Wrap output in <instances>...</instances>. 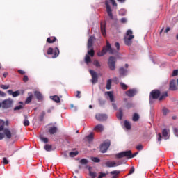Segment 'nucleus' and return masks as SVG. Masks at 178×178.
<instances>
[{
    "mask_svg": "<svg viewBox=\"0 0 178 178\" xmlns=\"http://www.w3.org/2000/svg\"><path fill=\"white\" fill-rule=\"evenodd\" d=\"M106 52H109V54H111V55H113V54H115V49L112 48L111 43H109L108 41H106V46L104 47L102 51L98 52L97 55L99 56H104V55H105Z\"/></svg>",
    "mask_w": 178,
    "mask_h": 178,
    "instance_id": "f257e3e1",
    "label": "nucleus"
},
{
    "mask_svg": "<svg viewBox=\"0 0 178 178\" xmlns=\"http://www.w3.org/2000/svg\"><path fill=\"white\" fill-rule=\"evenodd\" d=\"M126 34H127V38H124L125 45L130 47V45H131V44L133 43V41H131V40H133V38H134V35H133V31L129 29L127 31Z\"/></svg>",
    "mask_w": 178,
    "mask_h": 178,
    "instance_id": "f03ea898",
    "label": "nucleus"
},
{
    "mask_svg": "<svg viewBox=\"0 0 178 178\" xmlns=\"http://www.w3.org/2000/svg\"><path fill=\"white\" fill-rule=\"evenodd\" d=\"M59 54H60V51L58 47H55L54 49L52 47H49L47 49V55H53L51 56L53 59L58 58L59 56Z\"/></svg>",
    "mask_w": 178,
    "mask_h": 178,
    "instance_id": "7ed1b4c3",
    "label": "nucleus"
},
{
    "mask_svg": "<svg viewBox=\"0 0 178 178\" xmlns=\"http://www.w3.org/2000/svg\"><path fill=\"white\" fill-rule=\"evenodd\" d=\"M159 97H161V91L159 90H152L149 97L150 104H152V99H158Z\"/></svg>",
    "mask_w": 178,
    "mask_h": 178,
    "instance_id": "20e7f679",
    "label": "nucleus"
},
{
    "mask_svg": "<svg viewBox=\"0 0 178 178\" xmlns=\"http://www.w3.org/2000/svg\"><path fill=\"white\" fill-rule=\"evenodd\" d=\"M1 104L3 109H9L13 106V99L10 98L6 99L3 100Z\"/></svg>",
    "mask_w": 178,
    "mask_h": 178,
    "instance_id": "39448f33",
    "label": "nucleus"
},
{
    "mask_svg": "<svg viewBox=\"0 0 178 178\" xmlns=\"http://www.w3.org/2000/svg\"><path fill=\"white\" fill-rule=\"evenodd\" d=\"M111 147V140H105L100 146V152L102 154H105L108 151V149Z\"/></svg>",
    "mask_w": 178,
    "mask_h": 178,
    "instance_id": "423d86ee",
    "label": "nucleus"
},
{
    "mask_svg": "<svg viewBox=\"0 0 178 178\" xmlns=\"http://www.w3.org/2000/svg\"><path fill=\"white\" fill-rule=\"evenodd\" d=\"M130 155H131V151L129 150V151L122 152L118 154H116L115 155V156L117 159H120L124 158V157L129 158V156H130Z\"/></svg>",
    "mask_w": 178,
    "mask_h": 178,
    "instance_id": "0eeeda50",
    "label": "nucleus"
},
{
    "mask_svg": "<svg viewBox=\"0 0 178 178\" xmlns=\"http://www.w3.org/2000/svg\"><path fill=\"white\" fill-rule=\"evenodd\" d=\"M108 65L109 67V69L111 70H115L116 69L115 65H116V58L113 56H110L108 58Z\"/></svg>",
    "mask_w": 178,
    "mask_h": 178,
    "instance_id": "6e6552de",
    "label": "nucleus"
},
{
    "mask_svg": "<svg viewBox=\"0 0 178 178\" xmlns=\"http://www.w3.org/2000/svg\"><path fill=\"white\" fill-rule=\"evenodd\" d=\"M122 161L115 162L113 161H108L105 163L106 168H116V166H120Z\"/></svg>",
    "mask_w": 178,
    "mask_h": 178,
    "instance_id": "1a4fd4ad",
    "label": "nucleus"
},
{
    "mask_svg": "<svg viewBox=\"0 0 178 178\" xmlns=\"http://www.w3.org/2000/svg\"><path fill=\"white\" fill-rule=\"evenodd\" d=\"M105 5L108 16L111 20H113V14L112 13V9H111V6L109 5V1H108V0L105 1Z\"/></svg>",
    "mask_w": 178,
    "mask_h": 178,
    "instance_id": "9d476101",
    "label": "nucleus"
},
{
    "mask_svg": "<svg viewBox=\"0 0 178 178\" xmlns=\"http://www.w3.org/2000/svg\"><path fill=\"white\" fill-rule=\"evenodd\" d=\"M3 130L6 137L8 139L12 138V136H15V134H16V131H12V132H10V130H9L8 128Z\"/></svg>",
    "mask_w": 178,
    "mask_h": 178,
    "instance_id": "9b49d317",
    "label": "nucleus"
},
{
    "mask_svg": "<svg viewBox=\"0 0 178 178\" xmlns=\"http://www.w3.org/2000/svg\"><path fill=\"white\" fill-rule=\"evenodd\" d=\"M90 73L92 76V84H97V83H98V75L97 74V72L92 70H90Z\"/></svg>",
    "mask_w": 178,
    "mask_h": 178,
    "instance_id": "f8f14e48",
    "label": "nucleus"
},
{
    "mask_svg": "<svg viewBox=\"0 0 178 178\" xmlns=\"http://www.w3.org/2000/svg\"><path fill=\"white\" fill-rule=\"evenodd\" d=\"M95 118L99 122H105L108 119V115L106 114L99 113L95 115Z\"/></svg>",
    "mask_w": 178,
    "mask_h": 178,
    "instance_id": "ddd939ff",
    "label": "nucleus"
},
{
    "mask_svg": "<svg viewBox=\"0 0 178 178\" xmlns=\"http://www.w3.org/2000/svg\"><path fill=\"white\" fill-rule=\"evenodd\" d=\"M169 90L170 91H176L177 90V86H176V80L172 79L170 81Z\"/></svg>",
    "mask_w": 178,
    "mask_h": 178,
    "instance_id": "4468645a",
    "label": "nucleus"
},
{
    "mask_svg": "<svg viewBox=\"0 0 178 178\" xmlns=\"http://www.w3.org/2000/svg\"><path fill=\"white\" fill-rule=\"evenodd\" d=\"M137 94V90L136 89H130L126 92V95L130 98L134 97Z\"/></svg>",
    "mask_w": 178,
    "mask_h": 178,
    "instance_id": "2eb2a0df",
    "label": "nucleus"
},
{
    "mask_svg": "<svg viewBox=\"0 0 178 178\" xmlns=\"http://www.w3.org/2000/svg\"><path fill=\"white\" fill-rule=\"evenodd\" d=\"M92 45H94V36H90L88 40V49H91V48H92Z\"/></svg>",
    "mask_w": 178,
    "mask_h": 178,
    "instance_id": "dca6fc26",
    "label": "nucleus"
},
{
    "mask_svg": "<svg viewBox=\"0 0 178 178\" xmlns=\"http://www.w3.org/2000/svg\"><path fill=\"white\" fill-rule=\"evenodd\" d=\"M7 92L8 94H9V95H12L14 97H19L20 95V91L19 90H16L15 92H13V90H8Z\"/></svg>",
    "mask_w": 178,
    "mask_h": 178,
    "instance_id": "f3484780",
    "label": "nucleus"
},
{
    "mask_svg": "<svg viewBox=\"0 0 178 178\" xmlns=\"http://www.w3.org/2000/svg\"><path fill=\"white\" fill-rule=\"evenodd\" d=\"M116 116L118 120H122V119H123V109L122 108L118 109Z\"/></svg>",
    "mask_w": 178,
    "mask_h": 178,
    "instance_id": "a211bd4d",
    "label": "nucleus"
},
{
    "mask_svg": "<svg viewBox=\"0 0 178 178\" xmlns=\"http://www.w3.org/2000/svg\"><path fill=\"white\" fill-rule=\"evenodd\" d=\"M94 130L95 131H97V133H101L102 131H104V125L99 124H97L95 127L94 128Z\"/></svg>",
    "mask_w": 178,
    "mask_h": 178,
    "instance_id": "6ab92c4d",
    "label": "nucleus"
},
{
    "mask_svg": "<svg viewBox=\"0 0 178 178\" xmlns=\"http://www.w3.org/2000/svg\"><path fill=\"white\" fill-rule=\"evenodd\" d=\"M58 132V127H51L49 129V133L52 136V134H56Z\"/></svg>",
    "mask_w": 178,
    "mask_h": 178,
    "instance_id": "aec40b11",
    "label": "nucleus"
},
{
    "mask_svg": "<svg viewBox=\"0 0 178 178\" xmlns=\"http://www.w3.org/2000/svg\"><path fill=\"white\" fill-rule=\"evenodd\" d=\"M34 95H35V97H36V98L38 101H42L43 97H42V94H41V92H40L39 91H35Z\"/></svg>",
    "mask_w": 178,
    "mask_h": 178,
    "instance_id": "412c9836",
    "label": "nucleus"
},
{
    "mask_svg": "<svg viewBox=\"0 0 178 178\" xmlns=\"http://www.w3.org/2000/svg\"><path fill=\"white\" fill-rule=\"evenodd\" d=\"M56 40V37L51 36L47 38V42H48V44H54V42H55Z\"/></svg>",
    "mask_w": 178,
    "mask_h": 178,
    "instance_id": "4be33fe9",
    "label": "nucleus"
},
{
    "mask_svg": "<svg viewBox=\"0 0 178 178\" xmlns=\"http://www.w3.org/2000/svg\"><path fill=\"white\" fill-rule=\"evenodd\" d=\"M119 73H120V77H122L123 76H126V74L127 73V70L124 69V67H120L119 69Z\"/></svg>",
    "mask_w": 178,
    "mask_h": 178,
    "instance_id": "5701e85b",
    "label": "nucleus"
},
{
    "mask_svg": "<svg viewBox=\"0 0 178 178\" xmlns=\"http://www.w3.org/2000/svg\"><path fill=\"white\" fill-rule=\"evenodd\" d=\"M29 97L26 98V101H25V104H30V102H31V101H33V93L31 92H29L28 93Z\"/></svg>",
    "mask_w": 178,
    "mask_h": 178,
    "instance_id": "b1692460",
    "label": "nucleus"
},
{
    "mask_svg": "<svg viewBox=\"0 0 178 178\" xmlns=\"http://www.w3.org/2000/svg\"><path fill=\"white\" fill-rule=\"evenodd\" d=\"M50 98L54 101V102H56V104L60 102V98L58 95L51 96Z\"/></svg>",
    "mask_w": 178,
    "mask_h": 178,
    "instance_id": "393cba45",
    "label": "nucleus"
},
{
    "mask_svg": "<svg viewBox=\"0 0 178 178\" xmlns=\"http://www.w3.org/2000/svg\"><path fill=\"white\" fill-rule=\"evenodd\" d=\"M168 92H164L163 94L160 95L159 97V101H163L166 97H168Z\"/></svg>",
    "mask_w": 178,
    "mask_h": 178,
    "instance_id": "a878e982",
    "label": "nucleus"
},
{
    "mask_svg": "<svg viewBox=\"0 0 178 178\" xmlns=\"http://www.w3.org/2000/svg\"><path fill=\"white\" fill-rule=\"evenodd\" d=\"M23 124L24 126H25V127H27V126H30V121H29V118H27V115H24Z\"/></svg>",
    "mask_w": 178,
    "mask_h": 178,
    "instance_id": "bb28decb",
    "label": "nucleus"
},
{
    "mask_svg": "<svg viewBox=\"0 0 178 178\" xmlns=\"http://www.w3.org/2000/svg\"><path fill=\"white\" fill-rule=\"evenodd\" d=\"M107 95L109 97L111 102H115V97L113 96V92H107Z\"/></svg>",
    "mask_w": 178,
    "mask_h": 178,
    "instance_id": "cd10ccee",
    "label": "nucleus"
},
{
    "mask_svg": "<svg viewBox=\"0 0 178 178\" xmlns=\"http://www.w3.org/2000/svg\"><path fill=\"white\" fill-rule=\"evenodd\" d=\"M162 134H163V137H164L165 140H168V138H169V137H168V129H163Z\"/></svg>",
    "mask_w": 178,
    "mask_h": 178,
    "instance_id": "c85d7f7f",
    "label": "nucleus"
},
{
    "mask_svg": "<svg viewBox=\"0 0 178 178\" xmlns=\"http://www.w3.org/2000/svg\"><path fill=\"white\" fill-rule=\"evenodd\" d=\"M44 149H45V151H47L48 152L52 151V145H49V144L45 145Z\"/></svg>",
    "mask_w": 178,
    "mask_h": 178,
    "instance_id": "c756f323",
    "label": "nucleus"
},
{
    "mask_svg": "<svg viewBox=\"0 0 178 178\" xmlns=\"http://www.w3.org/2000/svg\"><path fill=\"white\" fill-rule=\"evenodd\" d=\"M111 87H112V79H108L107 81L106 88V90H111Z\"/></svg>",
    "mask_w": 178,
    "mask_h": 178,
    "instance_id": "7c9ffc66",
    "label": "nucleus"
},
{
    "mask_svg": "<svg viewBox=\"0 0 178 178\" xmlns=\"http://www.w3.org/2000/svg\"><path fill=\"white\" fill-rule=\"evenodd\" d=\"M86 138L89 143H91V141H92V140L94 139V134H89L86 137Z\"/></svg>",
    "mask_w": 178,
    "mask_h": 178,
    "instance_id": "2f4dec72",
    "label": "nucleus"
},
{
    "mask_svg": "<svg viewBox=\"0 0 178 178\" xmlns=\"http://www.w3.org/2000/svg\"><path fill=\"white\" fill-rule=\"evenodd\" d=\"M140 119V115L137 113H134L132 118L133 122H138V120Z\"/></svg>",
    "mask_w": 178,
    "mask_h": 178,
    "instance_id": "473e14b6",
    "label": "nucleus"
},
{
    "mask_svg": "<svg viewBox=\"0 0 178 178\" xmlns=\"http://www.w3.org/2000/svg\"><path fill=\"white\" fill-rule=\"evenodd\" d=\"M88 56H91L92 58H93L94 55H95V51H94V49H91L90 50L88 51Z\"/></svg>",
    "mask_w": 178,
    "mask_h": 178,
    "instance_id": "72a5a7b5",
    "label": "nucleus"
},
{
    "mask_svg": "<svg viewBox=\"0 0 178 178\" xmlns=\"http://www.w3.org/2000/svg\"><path fill=\"white\" fill-rule=\"evenodd\" d=\"M101 32H102V35H104V37H105V35H106V31L105 29V25H102V24H101Z\"/></svg>",
    "mask_w": 178,
    "mask_h": 178,
    "instance_id": "f704fd0d",
    "label": "nucleus"
},
{
    "mask_svg": "<svg viewBox=\"0 0 178 178\" xmlns=\"http://www.w3.org/2000/svg\"><path fill=\"white\" fill-rule=\"evenodd\" d=\"M124 124L127 130H130V129H131V125L130 124V122H129V121L125 120Z\"/></svg>",
    "mask_w": 178,
    "mask_h": 178,
    "instance_id": "c9c22d12",
    "label": "nucleus"
},
{
    "mask_svg": "<svg viewBox=\"0 0 178 178\" xmlns=\"http://www.w3.org/2000/svg\"><path fill=\"white\" fill-rule=\"evenodd\" d=\"M5 121L0 120V131H3Z\"/></svg>",
    "mask_w": 178,
    "mask_h": 178,
    "instance_id": "e433bc0d",
    "label": "nucleus"
},
{
    "mask_svg": "<svg viewBox=\"0 0 178 178\" xmlns=\"http://www.w3.org/2000/svg\"><path fill=\"white\" fill-rule=\"evenodd\" d=\"M91 62V58H90V56L86 55L85 56V63L88 65Z\"/></svg>",
    "mask_w": 178,
    "mask_h": 178,
    "instance_id": "4c0bfd02",
    "label": "nucleus"
},
{
    "mask_svg": "<svg viewBox=\"0 0 178 178\" xmlns=\"http://www.w3.org/2000/svg\"><path fill=\"white\" fill-rule=\"evenodd\" d=\"M77 155H79V152L77 151L70 152V156H71V158H74V156H77Z\"/></svg>",
    "mask_w": 178,
    "mask_h": 178,
    "instance_id": "58836bf2",
    "label": "nucleus"
},
{
    "mask_svg": "<svg viewBox=\"0 0 178 178\" xmlns=\"http://www.w3.org/2000/svg\"><path fill=\"white\" fill-rule=\"evenodd\" d=\"M87 163H88V161L86 159H82L80 161V164L81 165H87Z\"/></svg>",
    "mask_w": 178,
    "mask_h": 178,
    "instance_id": "ea45409f",
    "label": "nucleus"
},
{
    "mask_svg": "<svg viewBox=\"0 0 178 178\" xmlns=\"http://www.w3.org/2000/svg\"><path fill=\"white\" fill-rule=\"evenodd\" d=\"M91 160L92 162H95L96 163H99V162H101V160L98 157H92Z\"/></svg>",
    "mask_w": 178,
    "mask_h": 178,
    "instance_id": "a19ab883",
    "label": "nucleus"
},
{
    "mask_svg": "<svg viewBox=\"0 0 178 178\" xmlns=\"http://www.w3.org/2000/svg\"><path fill=\"white\" fill-rule=\"evenodd\" d=\"M23 108H24V106H23V105L20 104L19 106H17L14 108V111H20L21 109H23Z\"/></svg>",
    "mask_w": 178,
    "mask_h": 178,
    "instance_id": "79ce46f5",
    "label": "nucleus"
},
{
    "mask_svg": "<svg viewBox=\"0 0 178 178\" xmlns=\"http://www.w3.org/2000/svg\"><path fill=\"white\" fill-rule=\"evenodd\" d=\"M94 66H96V67H101V64L99 63V61L98 60H95L93 62Z\"/></svg>",
    "mask_w": 178,
    "mask_h": 178,
    "instance_id": "37998d69",
    "label": "nucleus"
},
{
    "mask_svg": "<svg viewBox=\"0 0 178 178\" xmlns=\"http://www.w3.org/2000/svg\"><path fill=\"white\" fill-rule=\"evenodd\" d=\"M120 85L121 88H122V90H127V88H128L127 85L124 84V83H122V82H121V83H120Z\"/></svg>",
    "mask_w": 178,
    "mask_h": 178,
    "instance_id": "c03bdc74",
    "label": "nucleus"
},
{
    "mask_svg": "<svg viewBox=\"0 0 178 178\" xmlns=\"http://www.w3.org/2000/svg\"><path fill=\"white\" fill-rule=\"evenodd\" d=\"M137 154H138V152H136L133 154V153L131 151V154L128 156V159H131V158H134L137 155Z\"/></svg>",
    "mask_w": 178,
    "mask_h": 178,
    "instance_id": "a18cd8bd",
    "label": "nucleus"
},
{
    "mask_svg": "<svg viewBox=\"0 0 178 178\" xmlns=\"http://www.w3.org/2000/svg\"><path fill=\"white\" fill-rule=\"evenodd\" d=\"M106 175H108V172L107 173H105V172H100L99 175L98 176L97 178H103V177H106Z\"/></svg>",
    "mask_w": 178,
    "mask_h": 178,
    "instance_id": "49530a36",
    "label": "nucleus"
},
{
    "mask_svg": "<svg viewBox=\"0 0 178 178\" xmlns=\"http://www.w3.org/2000/svg\"><path fill=\"white\" fill-rule=\"evenodd\" d=\"M163 113L165 116H166L168 113H169V110L166 108H163Z\"/></svg>",
    "mask_w": 178,
    "mask_h": 178,
    "instance_id": "de8ad7c7",
    "label": "nucleus"
},
{
    "mask_svg": "<svg viewBox=\"0 0 178 178\" xmlns=\"http://www.w3.org/2000/svg\"><path fill=\"white\" fill-rule=\"evenodd\" d=\"M0 87L3 90H8L9 88V85H1Z\"/></svg>",
    "mask_w": 178,
    "mask_h": 178,
    "instance_id": "09e8293b",
    "label": "nucleus"
},
{
    "mask_svg": "<svg viewBox=\"0 0 178 178\" xmlns=\"http://www.w3.org/2000/svg\"><path fill=\"white\" fill-rule=\"evenodd\" d=\"M110 173H111V175H120V171L114 170V171H111Z\"/></svg>",
    "mask_w": 178,
    "mask_h": 178,
    "instance_id": "8fccbe9b",
    "label": "nucleus"
},
{
    "mask_svg": "<svg viewBox=\"0 0 178 178\" xmlns=\"http://www.w3.org/2000/svg\"><path fill=\"white\" fill-rule=\"evenodd\" d=\"M3 165H8V163H9V161H8V159H6V157H4L3 159Z\"/></svg>",
    "mask_w": 178,
    "mask_h": 178,
    "instance_id": "3c124183",
    "label": "nucleus"
},
{
    "mask_svg": "<svg viewBox=\"0 0 178 178\" xmlns=\"http://www.w3.org/2000/svg\"><path fill=\"white\" fill-rule=\"evenodd\" d=\"M40 140L42 141H43V143H45L46 144H47V143H48V138H47L41 137Z\"/></svg>",
    "mask_w": 178,
    "mask_h": 178,
    "instance_id": "603ef678",
    "label": "nucleus"
},
{
    "mask_svg": "<svg viewBox=\"0 0 178 178\" xmlns=\"http://www.w3.org/2000/svg\"><path fill=\"white\" fill-rule=\"evenodd\" d=\"M115 48H117V51H119L120 49V44H119V42H115Z\"/></svg>",
    "mask_w": 178,
    "mask_h": 178,
    "instance_id": "864d4df0",
    "label": "nucleus"
},
{
    "mask_svg": "<svg viewBox=\"0 0 178 178\" xmlns=\"http://www.w3.org/2000/svg\"><path fill=\"white\" fill-rule=\"evenodd\" d=\"M90 176H91V177H92V178H95V177H97V173L90 172Z\"/></svg>",
    "mask_w": 178,
    "mask_h": 178,
    "instance_id": "5fc2aeb1",
    "label": "nucleus"
},
{
    "mask_svg": "<svg viewBox=\"0 0 178 178\" xmlns=\"http://www.w3.org/2000/svg\"><path fill=\"white\" fill-rule=\"evenodd\" d=\"M23 81H24V83H27V81H29V76H27L26 75L24 76Z\"/></svg>",
    "mask_w": 178,
    "mask_h": 178,
    "instance_id": "6e6d98bb",
    "label": "nucleus"
},
{
    "mask_svg": "<svg viewBox=\"0 0 178 178\" xmlns=\"http://www.w3.org/2000/svg\"><path fill=\"white\" fill-rule=\"evenodd\" d=\"M134 170H135L134 167H131L130 170H129V175H133V173H134Z\"/></svg>",
    "mask_w": 178,
    "mask_h": 178,
    "instance_id": "4d7b16f0",
    "label": "nucleus"
},
{
    "mask_svg": "<svg viewBox=\"0 0 178 178\" xmlns=\"http://www.w3.org/2000/svg\"><path fill=\"white\" fill-rule=\"evenodd\" d=\"M178 74V70H175L172 72V76H176Z\"/></svg>",
    "mask_w": 178,
    "mask_h": 178,
    "instance_id": "13d9d810",
    "label": "nucleus"
},
{
    "mask_svg": "<svg viewBox=\"0 0 178 178\" xmlns=\"http://www.w3.org/2000/svg\"><path fill=\"white\" fill-rule=\"evenodd\" d=\"M136 149H138V151H141L143 149V145H138V146H136Z\"/></svg>",
    "mask_w": 178,
    "mask_h": 178,
    "instance_id": "bf43d9fd",
    "label": "nucleus"
},
{
    "mask_svg": "<svg viewBox=\"0 0 178 178\" xmlns=\"http://www.w3.org/2000/svg\"><path fill=\"white\" fill-rule=\"evenodd\" d=\"M120 15H121L122 16H124V15H126V11H124V10H120Z\"/></svg>",
    "mask_w": 178,
    "mask_h": 178,
    "instance_id": "052dcab7",
    "label": "nucleus"
},
{
    "mask_svg": "<svg viewBox=\"0 0 178 178\" xmlns=\"http://www.w3.org/2000/svg\"><path fill=\"white\" fill-rule=\"evenodd\" d=\"M113 6H118V3H116V1L115 0H110Z\"/></svg>",
    "mask_w": 178,
    "mask_h": 178,
    "instance_id": "680f3d73",
    "label": "nucleus"
},
{
    "mask_svg": "<svg viewBox=\"0 0 178 178\" xmlns=\"http://www.w3.org/2000/svg\"><path fill=\"white\" fill-rule=\"evenodd\" d=\"M120 22H121V23L124 24V23H127V19L125 17H123V18H122V19H120Z\"/></svg>",
    "mask_w": 178,
    "mask_h": 178,
    "instance_id": "e2e57ef3",
    "label": "nucleus"
},
{
    "mask_svg": "<svg viewBox=\"0 0 178 178\" xmlns=\"http://www.w3.org/2000/svg\"><path fill=\"white\" fill-rule=\"evenodd\" d=\"M162 140V134L161 133H159L158 134V141Z\"/></svg>",
    "mask_w": 178,
    "mask_h": 178,
    "instance_id": "0e129e2a",
    "label": "nucleus"
},
{
    "mask_svg": "<svg viewBox=\"0 0 178 178\" xmlns=\"http://www.w3.org/2000/svg\"><path fill=\"white\" fill-rule=\"evenodd\" d=\"M127 108L128 109H130V108H133V104L131 103H127Z\"/></svg>",
    "mask_w": 178,
    "mask_h": 178,
    "instance_id": "69168bd1",
    "label": "nucleus"
},
{
    "mask_svg": "<svg viewBox=\"0 0 178 178\" xmlns=\"http://www.w3.org/2000/svg\"><path fill=\"white\" fill-rule=\"evenodd\" d=\"M113 81L114 83H116L117 84L119 83V79L118 77L113 78Z\"/></svg>",
    "mask_w": 178,
    "mask_h": 178,
    "instance_id": "338daca9",
    "label": "nucleus"
},
{
    "mask_svg": "<svg viewBox=\"0 0 178 178\" xmlns=\"http://www.w3.org/2000/svg\"><path fill=\"white\" fill-rule=\"evenodd\" d=\"M0 97H6V93L0 90Z\"/></svg>",
    "mask_w": 178,
    "mask_h": 178,
    "instance_id": "774afa93",
    "label": "nucleus"
}]
</instances>
